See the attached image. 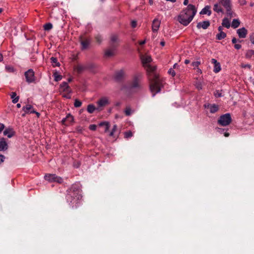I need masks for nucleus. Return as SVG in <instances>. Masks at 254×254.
Wrapping results in <instances>:
<instances>
[{"instance_id": "obj_17", "label": "nucleus", "mask_w": 254, "mask_h": 254, "mask_svg": "<svg viewBox=\"0 0 254 254\" xmlns=\"http://www.w3.org/2000/svg\"><path fill=\"white\" fill-rule=\"evenodd\" d=\"M237 33L240 38H244L246 37L247 34V30L244 27L240 28L237 30Z\"/></svg>"}, {"instance_id": "obj_42", "label": "nucleus", "mask_w": 254, "mask_h": 254, "mask_svg": "<svg viewBox=\"0 0 254 254\" xmlns=\"http://www.w3.org/2000/svg\"><path fill=\"white\" fill-rule=\"evenodd\" d=\"M146 67H147V70L150 72H153L156 69L155 66H151L150 65H148Z\"/></svg>"}, {"instance_id": "obj_26", "label": "nucleus", "mask_w": 254, "mask_h": 254, "mask_svg": "<svg viewBox=\"0 0 254 254\" xmlns=\"http://www.w3.org/2000/svg\"><path fill=\"white\" fill-rule=\"evenodd\" d=\"M222 25L227 28H230L231 26L230 21L227 18H224L223 19Z\"/></svg>"}, {"instance_id": "obj_57", "label": "nucleus", "mask_w": 254, "mask_h": 254, "mask_svg": "<svg viewBox=\"0 0 254 254\" xmlns=\"http://www.w3.org/2000/svg\"><path fill=\"white\" fill-rule=\"evenodd\" d=\"M188 3H189V0H184V2H183V3L185 5H188Z\"/></svg>"}, {"instance_id": "obj_29", "label": "nucleus", "mask_w": 254, "mask_h": 254, "mask_svg": "<svg viewBox=\"0 0 254 254\" xmlns=\"http://www.w3.org/2000/svg\"><path fill=\"white\" fill-rule=\"evenodd\" d=\"M240 21L237 19H234L233 20L232 22V27L234 28H237L240 25Z\"/></svg>"}, {"instance_id": "obj_7", "label": "nucleus", "mask_w": 254, "mask_h": 254, "mask_svg": "<svg viewBox=\"0 0 254 254\" xmlns=\"http://www.w3.org/2000/svg\"><path fill=\"white\" fill-rule=\"evenodd\" d=\"M26 81L28 83H33L35 80V73L32 69H29L24 73Z\"/></svg>"}, {"instance_id": "obj_51", "label": "nucleus", "mask_w": 254, "mask_h": 254, "mask_svg": "<svg viewBox=\"0 0 254 254\" xmlns=\"http://www.w3.org/2000/svg\"><path fill=\"white\" fill-rule=\"evenodd\" d=\"M250 41L251 42V43L254 45V34H252L251 36H250Z\"/></svg>"}, {"instance_id": "obj_53", "label": "nucleus", "mask_w": 254, "mask_h": 254, "mask_svg": "<svg viewBox=\"0 0 254 254\" xmlns=\"http://www.w3.org/2000/svg\"><path fill=\"white\" fill-rule=\"evenodd\" d=\"M63 97H64V98H66L67 99H70L71 98V96L69 94H66L63 95Z\"/></svg>"}, {"instance_id": "obj_9", "label": "nucleus", "mask_w": 254, "mask_h": 254, "mask_svg": "<svg viewBox=\"0 0 254 254\" xmlns=\"http://www.w3.org/2000/svg\"><path fill=\"white\" fill-rule=\"evenodd\" d=\"M44 178L46 180L51 182H55L59 183L63 182V179L56 176L55 174H47L45 176Z\"/></svg>"}, {"instance_id": "obj_28", "label": "nucleus", "mask_w": 254, "mask_h": 254, "mask_svg": "<svg viewBox=\"0 0 254 254\" xmlns=\"http://www.w3.org/2000/svg\"><path fill=\"white\" fill-rule=\"evenodd\" d=\"M226 37V34L223 32L221 31V32H219L216 35V39L221 40L224 38H225Z\"/></svg>"}, {"instance_id": "obj_23", "label": "nucleus", "mask_w": 254, "mask_h": 254, "mask_svg": "<svg viewBox=\"0 0 254 254\" xmlns=\"http://www.w3.org/2000/svg\"><path fill=\"white\" fill-rule=\"evenodd\" d=\"M124 75V71L123 70H121L116 73L115 78L117 80H120L123 78Z\"/></svg>"}, {"instance_id": "obj_58", "label": "nucleus", "mask_w": 254, "mask_h": 254, "mask_svg": "<svg viewBox=\"0 0 254 254\" xmlns=\"http://www.w3.org/2000/svg\"><path fill=\"white\" fill-rule=\"evenodd\" d=\"M145 42H146V40H144L143 41H140L139 43L140 45H142L144 44L145 43Z\"/></svg>"}, {"instance_id": "obj_3", "label": "nucleus", "mask_w": 254, "mask_h": 254, "mask_svg": "<svg viewBox=\"0 0 254 254\" xmlns=\"http://www.w3.org/2000/svg\"><path fill=\"white\" fill-rule=\"evenodd\" d=\"M196 12L195 6L190 4L181 11L178 16V21L183 25L187 26L192 21Z\"/></svg>"}, {"instance_id": "obj_48", "label": "nucleus", "mask_w": 254, "mask_h": 254, "mask_svg": "<svg viewBox=\"0 0 254 254\" xmlns=\"http://www.w3.org/2000/svg\"><path fill=\"white\" fill-rule=\"evenodd\" d=\"M5 126L4 124L2 123H0V133L2 132V131L4 129Z\"/></svg>"}, {"instance_id": "obj_30", "label": "nucleus", "mask_w": 254, "mask_h": 254, "mask_svg": "<svg viewBox=\"0 0 254 254\" xmlns=\"http://www.w3.org/2000/svg\"><path fill=\"white\" fill-rule=\"evenodd\" d=\"M100 126L105 127V132H107L110 128V124L108 122H102L99 124Z\"/></svg>"}, {"instance_id": "obj_1", "label": "nucleus", "mask_w": 254, "mask_h": 254, "mask_svg": "<svg viewBox=\"0 0 254 254\" xmlns=\"http://www.w3.org/2000/svg\"><path fill=\"white\" fill-rule=\"evenodd\" d=\"M82 198L80 187L77 185H72L69 190L66 198L69 205L72 208L76 207Z\"/></svg>"}, {"instance_id": "obj_47", "label": "nucleus", "mask_w": 254, "mask_h": 254, "mask_svg": "<svg viewBox=\"0 0 254 254\" xmlns=\"http://www.w3.org/2000/svg\"><path fill=\"white\" fill-rule=\"evenodd\" d=\"M239 2L242 5H245L247 3L246 0H239Z\"/></svg>"}, {"instance_id": "obj_27", "label": "nucleus", "mask_w": 254, "mask_h": 254, "mask_svg": "<svg viewBox=\"0 0 254 254\" xmlns=\"http://www.w3.org/2000/svg\"><path fill=\"white\" fill-rule=\"evenodd\" d=\"M11 98L12 99V103H16L18 102L19 100V96H16V93L15 92H12L11 95Z\"/></svg>"}, {"instance_id": "obj_20", "label": "nucleus", "mask_w": 254, "mask_h": 254, "mask_svg": "<svg viewBox=\"0 0 254 254\" xmlns=\"http://www.w3.org/2000/svg\"><path fill=\"white\" fill-rule=\"evenodd\" d=\"M205 108H209L211 113H215L218 110V106L216 104H208L204 105Z\"/></svg>"}, {"instance_id": "obj_62", "label": "nucleus", "mask_w": 254, "mask_h": 254, "mask_svg": "<svg viewBox=\"0 0 254 254\" xmlns=\"http://www.w3.org/2000/svg\"><path fill=\"white\" fill-rule=\"evenodd\" d=\"M218 31L219 32H221V31H222V28L221 26H219L218 27Z\"/></svg>"}, {"instance_id": "obj_52", "label": "nucleus", "mask_w": 254, "mask_h": 254, "mask_svg": "<svg viewBox=\"0 0 254 254\" xmlns=\"http://www.w3.org/2000/svg\"><path fill=\"white\" fill-rule=\"evenodd\" d=\"M96 40L97 41V42H98L99 43H100L102 40L101 37L100 36H97L96 37Z\"/></svg>"}, {"instance_id": "obj_43", "label": "nucleus", "mask_w": 254, "mask_h": 254, "mask_svg": "<svg viewBox=\"0 0 254 254\" xmlns=\"http://www.w3.org/2000/svg\"><path fill=\"white\" fill-rule=\"evenodd\" d=\"M168 73H169V74L171 75L172 76H175L176 75L175 71L174 70V69L172 68H171L169 69V70H168Z\"/></svg>"}, {"instance_id": "obj_19", "label": "nucleus", "mask_w": 254, "mask_h": 254, "mask_svg": "<svg viewBox=\"0 0 254 254\" xmlns=\"http://www.w3.org/2000/svg\"><path fill=\"white\" fill-rule=\"evenodd\" d=\"M73 117L72 116H71L70 114H68L66 116V117L64 118L62 122V123L65 125V126H68V124H67V122H68V123H71L73 122Z\"/></svg>"}, {"instance_id": "obj_54", "label": "nucleus", "mask_w": 254, "mask_h": 254, "mask_svg": "<svg viewBox=\"0 0 254 254\" xmlns=\"http://www.w3.org/2000/svg\"><path fill=\"white\" fill-rule=\"evenodd\" d=\"M238 40L236 38H233L232 40V42L233 44H237Z\"/></svg>"}, {"instance_id": "obj_12", "label": "nucleus", "mask_w": 254, "mask_h": 254, "mask_svg": "<svg viewBox=\"0 0 254 254\" xmlns=\"http://www.w3.org/2000/svg\"><path fill=\"white\" fill-rule=\"evenodd\" d=\"M160 21L157 18H155L153 20L152 24V30L153 33L157 32L160 27Z\"/></svg>"}, {"instance_id": "obj_59", "label": "nucleus", "mask_w": 254, "mask_h": 254, "mask_svg": "<svg viewBox=\"0 0 254 254\" xmlns=\"http://www.w3.org/2000/svg\"><path fill=\"white\" fill-rule=\"evenodd\" d=\"M160 45L162 46H164L165 45V42L164 41H162L161 42H160Z\"/></svg>"}, {"instance_id": "obj_60", "label": "nucleus", "mask_w": 254, "mask_h": 254, "mask_svg": "<svg viewBox=\"0 0 254 254\" xmlns=\"http://www.w3.org/2000/svg\"><path fill=\"white\" fill-rule=\"evenodd\" d=\"M224 136H226V137H228L229 136V133L225 131L224 133Z\"/></svg>"}, {"instance_id": "obj_39", "label": "nucleus", "mask_w": 254, "mask_h": 254, "mask_svg": "<svg viewBox=\"0 0 254 254\" xmlns=\"http://www.w3.org/2000/svg\"><path fill=\"white\" fill-rule=\"evenodd\" d=\"M133 134L132 132L130 130L126 131L125 132V137L126 138H128L132 136Z\"/></svg>"}, {"instance_id": "obj_37", "label": "nucleus", "mask_w": 254, "mask_h": 254, "mask_svg": "<svg viewBox=\"0 0 254 254\" xmlns=\"http://www.w3.org/2000/svg\"><path fill=\"white\" fill-rule=\"evenodd\" d=\"M200 64V61L193 62L191 63V65L194 69L198 68V66Z\"/></svg>"}, {"instance_id": "obj_46", "label": "nucleus", "mask_w": 254, "mask_h": 254, "mask_svg": "<svg viewBox=\"0 0 254 254\" xmlns=\"http://www.w3.org/2000/svg\"><path fill=\"white\" fill-rule=\"evenodd\" d=\"M234 47L236 49L239 50L241 48L242 46L239 44H235L234 45Z\"/></svg>"}, {"instance_id": "obj_61", "label": "nucleus", "mask_w": 254, "mask_h": 254, "mask_svg": "<svg viewBox=\"0 0 254 254\" xmlns=\"http://www.w3.org/2000/svg\"><path fill=\"white\" fill-rule=\"evenodd\" d=\"M190 60H186L185 61V64H189V63H190Z\"/></svg>"}, {"instance_id": "obj_2", "label": "nucleus", "mask_w": 254, "mask_h": 254, "mask_svg": "<svg viewBox=\"0 0 254 254\" xmlns=\"http://www.w3.org/2000/svg\"><path fill=\"white\" fill-rule=\"evenodd\" d=\"M218 2L214 4L213 10L218 13H224V9L226 15L230 18L235 16V13L232 10V0H217Z\"/></svg>"}, {"instance_id": "obj_64", "label": "nucleus", "mask_w": 254, "mask_h": 254, "mask_svg": "<svg viewBox=\"0 0 254 254\" xmlns=\"http://www.w3.org/2000/svg\"><path fill=\"white\" fill-rule=\"evenodd\" d=\"M16 107L18 108H20L21 107V105L20 103H18L16 105Z\"/></svg>"}, {"instance_id": "obj_35", "label": "nucleus", "mask_w": 254, "mask_h": 254, "mask_svg": "<svg viewBox=\"0 0 254 254\" xmlns=\"http://www.w3.org/2000/svg\"><path fill=\"white\" fill-rule=\"evenodd\" d=\"M117 126L116 125H114L112 129V131L109 133V135L111 136H113L115 135V133L117 132Z\"/></svg>"}, {"instance_id": "obj_41", "label": "nucleus", "mask_w": 254, "mask_h": 254, "mask_svg": "<svg viewBox=\"0 0 254 254\" xmlns=\"http://www.w3.org/2000/svg\"><path fill=\"white\" fill-rule=\"evenodd\" d=\"M195 87L198 90H201L202 88V83L200 81H197L195 83Z\"/></svg>"}, {"instance_id": "obj_5", "label": "nucleus", "mask_w": 254, "mask_h": 254, "mask_svg": "<svg viewBox=\"0 0 254 254\" xmlns=\"http://www.w3.org/2000/svg\"><path fill=\"white\" fill-rule=\"evenodd\" d=\"M141 78L140 74H136L134 76L132 80L128 83L127 87L129 90H133L135 89H138L140 87L139 82Z\"/></svg>"}, {"instance_id": "obj_25", "label": "nucleus", "mask_w": 254, "mask_h": 254, "mask_svg": "<svg viewBox=\"0 0 254 254\" xmlns=\"http://www.w3.org/2000/svg\"><path fill=\"white\" fill-rule=\"evenodd\" d=\"M95 110H97V108H96L94 105L89 104L87 106V111L89 113L92 114Z\"/></svg>"}, {"instance_id": "obj_11", "label": "nucleus", "mask_w": 254, "mask_h": 254, "mask_svg": "<svg viewBox=\"0 0 254 254\" xmlns=\"http://www.w3.org/2000/svg\"><path fill=\"white\" fill-rule=\"evenodd\" d=\"M116 46H111L109 48L107 49L105 52V56L109 58L115 55L116 50Z\"/></svg>"}, {"instance_id": "obj_50", "label": "nucleus", "mask_w": 254, "mask_h": 254, "mask_svg": "<svg viewBox=\"0 0 254 254\" xmlns=\"http://www.w3.org/2000/svg\"><path fill=\"white\" fill-rule=\"evenodd\" d=\"M83 69V67L82 65H78L77 67V70L78 72L81 71Z\"/></svg>"}, {"instance_id": "obj_63", "label": "nucleus", "mask_w": 254, "mask_h": 254, "mask_svg": "<svg viewBox=\"0 0 254 254\" xmlns=\"http://www.w3.org/2000/svg\"><path fill=\"white\" fill-rule=\"evenodd\" d=\"M149 2L150 5H152V4H153V0H149Z\"/></svg>"}, {"instance_id": "obj_44", "label": "nucleus", "mask_w": 254, "mask_h": 254, "mask_svg": "<svg viewBox=\"0 0 254 254\" xmlns=\"http://www.w3.org/2000/svg\"><path fill=\"white\" fill-rule=\"evenodd\" d=\"M97 126L95 125H91L89 126V128L91 130H95L96 129Z\"/></svg>"}, {"instance_id": "obj_56", "label": "nucleus", "mask_w": 254, "mask_h": 254, "mask_svg": "<svg viewBox=\"0 0 254 254\" xmlns=\"http://www.w3.org/2000/svg\"><path fill=\"white\" fill-rule=\"evenodd\" d=\"M243 67H247V68H250L251 66L250 64H245V65H243Z\"/></svg>"}, {"instance_id": "obj_16", "label": "nucleus", "mask_w": 254, "mask_h": 254, "mask_svg": "<svg viewBox=\"0 0 254 254\" xmlns=\"http://www.w3.org/2000/svg\"><path fill=\"white\" fill-rule=\"evenodd\" d=\"M8 144L4 138L0 139V151H4L7 149Z\"/></svg>"}, {"instance_id": "obj_38", "label": "nucleus", "mask_w": 254, "mask_h": 254, "mask_svg": "<svg viewBox=\"0 0 254 254\" xmlns=\"http://www.w3.org/2000/svg\"><path fill=\"white\" fill-rule=\"evenodd\" d=\"M44 27L45 30H49L52 28L53 25L51 23H48L45 24Z\"/></svg>"}, {"instance_id": "obj_32", "label": "nucleus", "mask_w": 254, "mask_h": 254, "mask_svg": "<svg viewBox=\"0 0 254 254\" xmlns=\"http://www.w3.org/2000/svg\"><path fill=\"white\" fill-rule=\"evenodd\" d=\"M133 112V111L131 109L130 107H127L125 110V113L127 116L131 115Z\"/></svg>"}, {"instance_id": "obj_21", "label": "nucleus", "mask_w": 254, "mask_h": 254, "mask_svg": "<svg viewBox=\"0 0 254 254\" xmlns=\"http://www.w3.org/2000/svg\"><path fill=\"white\" fill-rule=\"evenodd\" d=\"M60 88L63 91L70 92L69 87L68 85L67 82H62V84L60 85Z\"/></svg>"}, {"instance_id": "obj_10", "label": "nucleus", "mask_w": 254, "mask_h": 254, "mask_svg": "<svg viewBox=\"0 0 254 254\" xmlns=\"http://www.w3.org/2000/svg\"><path fill=\"white\" fill-rule=\"evenodd\" d=\"M97 110L100 111L103 108L109 104L108 99L107 97H102L97 102Z\"/></svg>"}, {"instance_id": "obj_45", "label": "nucleus", "mask_w": 254, "mask_h": 254, "mask_svg": "<svg viewBox=\"0 0 254 254\" xmlns=\"http://www.w3.org/2000/svg\"><path fill=\"white\" fill-rule=\"evenodd\" d=\"M131 27L132 28H135L137 25L136 21L135 20L132 21L131 23Z\"/></svg>"}, {"instance_id": "obj_8", "label": "nucleus", "mask_w": 254, "mask_h": 254, "mask_svg": "<svg viewBox=\"0 0 254 254\" xmlns=\"http://www.w3.org/2000/svg\"><path fill=\"white\" fill-rule=\"evenodd\" d=\"M22 111L24 112V113L22 115V116L23 117L25 116L26 114L31 113L36 114L38 117H39L40 116V114L34 110L32 105L29 104L26 105L25 106H23L22 107Z\"/></svg>"}, {"instance_id": "obj_33", "label": "nucleus", "mask_w": 254, "mask_h": 254, "mask_svg": "<svg viewBox=\"0 0 254 254\" xmlns=\"http://www.w3.org/2000/svg\"><path fill=\"white\" fill-rule=\"evenodd\" d=\"M54 80L56 81H59L62 79V76L60 75L58 72H55L53 75Z\"/></svg>"}, {"instance_id": "obj_55", "label": "nucleus", "mask_w": 254, "mask_h": 254, "mask_svg": "<svg viewBox=\"0 0 254 254\" xmlns=\"http://www.w3.org/2000/svg\"><path fill=\"white\" fill-rule=\"evenodd\" d=\"M225 129L222 128H218V131L221 133H224Z\"/></svg>"}, {"instance_id": "obj_31", "label": "nucleus", "mask_w": 254, "mask_h": 254, "mask_svg": "<svg viewBox=\"0 0 254 254\" xmlns=\"http://www.w3.org/2000/svg\"><path fill=\"white\" fill-rule=\"evenodd\" d=\"M81 44L82 45V49H85L88 47L89 44V42L87 40L82 41L81 42Z\"/></svg>"}, {"instance_id": "obj_15", "label": "nucleus", "mask_w": 254, "mask_h": 254, "mask_svg": "<svg viewBox=\"0 0 254 254\" xmlns=\"http://www.w3.org/2000/svg\"><path fill=\"white\" fill-rule=\"evenodd\" d=\"M211 63L214 64L213 71L215 73L219 72L221 69L220 63L214 59H211Z\"/></svg>"}, {"instance_id": "obj_36", "label": "nucleus", "mask_w": 254, "mask_h": 254, "mask_svg": "<svg viewBox=\"0 0 254 254\" xmlns=\"http://www.w3.org/2000/svg\"><path fill=\"white\" fill-rule=\"evenodd\" d=\"M51 62L53 64H55L54 66H60V64L58 62V60L56 58L52 57L51 58Z\"/></svg>"}, {"instance_id": "obj_4", "label": "nucleus", "mask_w": 254, "mask_h": 254, "mask_svg": "<svg viewBox=\"0 0 254 254\" xmlns=\"http://www.w3.org/2000/svg\"><path fill=\"white\" fill-rule=\"evenodd\" d=\"M163 86L162 81L156 76L154 79L150 82V89L154 97L155 94L161 91V88Z\"/></svg>"}, {"instance_id": "obj_34", "label": "nucleus", "mask_w": 254, "mask_h": 254, "mask_svg": "<svg viewBox=\"0 0 254 254\" xmlns=\"http://www.w3.org/2000/svg\"><path fill=\"white\" fill-rule=\"evenodd\" d=\"M253 55H254V50H253L248 51L246 54L247 58H251Z\"/></svg>"}, {"instance_id": "obj_18", "label": "nucleus", "mask_w": 254, "mask_h": 254, "mask_svg": "<svg viewBox=\"0 0 254 254\" xmlns=\"http://www.w3.org/2000/svg\"><path fill=\"white\" fill-rule=\"evenodd\" d=\"M210 25V22L209 21H204L197 23V28L198 29L203 28V29H207Z\"/></svg>"}, {"instance_id": "obj_40", "label": "nucleus", "mask_w": 254, "mask_h": 254, "mask_svg": "<svg viewBox=\"0 0 254 254\" xmlns=\"http://www.w3.org/2000/svg\"><path fill=\"white\" fill-rule=\"evenodd\" d=\"M82 105V102L78 99H75L74 103V107H80Z\"/></svg>"}, {"instance_id": "obj_49", "label": "nucleus", "mask_w": 254, "mask_h": 254, "mask_svg": "<svg viewBox=\"0 0 254 254\" xmlns=\"http://www.w3.org/2000/svg\"><path fill=\"white\" fill-rule=\"evenodd\" d=\"M5 159V156L3 155L0 154V163L3 162Z\"/></svg>"}, {"instance_id": "obj_6", "label": "nucleus", "mask_w": 254, "mask_h": 254, "mask_svg": "<svg viewBox=\"0 0 254 254\" xmlns=\"http://www.w3.org/2000/svg\"><path fill=\"white\" fill-rule=\"evenodd\" d=\"M232 121L231 116L230 113H226L221 115L218 121V123L222 126L229 125Z\"/></svg>"}, {"instance_id": "obj_13", "label": "nucleus", "mask_w": 254, "mask_h": 254, "mask_svg": "<svg viewBox=\"0 0 254 254\" xmlns=\"http://www.w3.org/2000/svg\"><path fill=\"white\" fill-rule=\"evenodd\" d=\"M15 134V132L12 127L6 128L3 131V135L7 136L8 138H11Z\"/></svg>"}, {"instance_id": "obj_22", "label": "nucleus", "mask_w": 254, "mask_h": 254, "mask_svg": "<svg viewBox=\"0 0 254 254\" xmlns=\"http://www.w3.org/2000/svg\"><path fill=\"white\" fill-rule=\"evenodd\" d=\"M210 6L207 5L205 6L200 12V14H207L208 15H210L211 14V11L210 10Z\"/></svg>"}, {"instance_id": "obj_14", "label": "nucleus", "mask_w": 254, "mask_h": 254, "mask_svg": "<svg viewBox=\"0 0 254 254\" xmlns=\"http://www.w3.org/2000/svg\"><path fill=\"white\" fill-rule=\"evenodd\" d=\"M142 63L144 66L149 65V64L152 61L151 57L148 55L142 56L141 57Z\"/></svg>"}, {"instance_id": "obj_24", "label": "nucleus", "mask_w": 254, "mask_h": 254, "mask_svg": "<svg viewBox=\"0 0 254 254\" xmlns=\"http://www.w3.org/2000/svg\"><path fill=\"white\" fill-rule=\"evenodd\" d=\"M119 41L118 37L116 35H112L111 37V46H116V43Z\"/></svg>"}]
</instances>
